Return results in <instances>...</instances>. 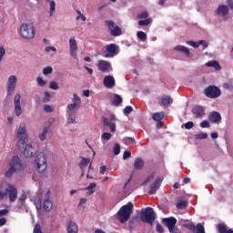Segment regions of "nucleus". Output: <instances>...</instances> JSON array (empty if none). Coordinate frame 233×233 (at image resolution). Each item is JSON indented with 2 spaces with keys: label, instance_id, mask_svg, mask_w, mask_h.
Returning a JSON list of instances; mask_svg holds the SVG:
<instances>
[{
  "label": "nucleus",
  "instance_id": "obj_1",
  "mask_svg": "<svg viewBox=\"0 0 233 233\" xmlns=\"http://www.w3.org/2000/svg\"><path fill=\"white\" fill-rule=\"evenodd\" d=\"M81 107V97L77 94L73 95L72 104L67 105L66 117L68 125H76L77 123V109Z\"/></svg>",
  "mask_w": 233,
  "mask_h": 233
},
{
  "label": "nucleus",
  "instance_id": "obj_2",
  "mask_svg": "<svg viewBox=\"0 0 233 233\" xmlns=\"http://www.w3.org/2000/svg\"><path fill=\"white\" fill-rule=\"evenodd\" d=\"M6 198H8L9 202L15 203L17 201V187L4 181L0 184V201H3Z\"/></svg>",
  "mask_w": 233,
  "mask_h": 233
},
{
  "label": "nucleus",
  "instance_id": "obj_3",
  "mask_svg": "<svg viewBox=\"0 0 233 233\" xmlns=\"http://www.w3.org/2000/svg\"><path fill=\"white\" fill-rule=\"evenodd\" d=\"M7 167L8 168L5 172V176L8 179H10V177H13L15 172H21V170H23L24 168L23 162L21 161V158H19V157L17 156H14L11 158V160L7 164Z\"/></svg>",
  "mask_w": 233,
  "mask_h": 233
},
{
  "label": "nucleus",
  "instance_id": "obj_4",
  "mask_svg": "<svg viewBox=\"0 0 233 233\" xmlns=\"http://www.w3.org/2000/svg\"><path fill=\"white\" fill-rule=\"evenodd\" d=\"M134 212V204L128 202L127 205H124L116 213V218L120 223H127L130 219V216Z\"/></svg>",
  "mask_w": 233,
  "mask_h": 233
},
{
  "label": "nucleus",
  "instance_id": "obj_5",
  "mask_svg": "<svg viewBox=\"0 0 233 233\" xmlns=\"http://www.w3.org/2000/svg\"><path fill=\"white\" fill-rule=\"evenodd\" d=\"M35 168L38 174H45L46 168H48V163L46 162V155L43 152H39L35 159Z\"/></svg>",
  "mask_w": 233,
  "mask_h": 233
},
{
  "label": "nucleus",
  "instance_id": "obj_6",
  "mask_svg": "<svg viewBox=\"0 0 233 233\" xmlns=\"http://www.w3.org/2000/svg\"><path fill=\"white\" fill-rule=\"evenodd\" d=\"M20 35L24 39H34L35 37V27L34 24H23L20 27Z\"/></svg>",
  "mask_w": 233,
  "mask_h": 233
},
{
  "label": "nucleus",
  "instance_id": "obj_7",
  "mask_svg": "<svg viewBox=\"0 0 233 233\" xmlns=\"http://www.w3.org/2000/svg\"><path fill=\"white\" fill-rule=\"evenodd\" d=\"M140 219L143 223L154 225V221H156V212H154V208L150 207L146 208L145 210L140 213Z\"/></svg>",
  "mask_w": 233,
  "mask_h": 233
},
{
  "label": "nucleus",
  "instance_id": "obj_8",
  "mask_svg": "<svg viewBox=\"0 0 233 233\" xmlns=\"http://www.w3.org/2000/svg\"><path fill=\"white\" fill-rule=\"evenodd\" d=\"M16 147H23L24 142L28 139V133L26 132V124L20 123L18 128L16 129Z\"/></svg>",
  "mask_w": 233,
  "mask_h": 233
},
{
  "label": "nucleus",
  "instance_id": "obj_9",
  "mask_svg": "<svg viewBox=\"0 0 233 233\" xmlns=\"http://www.w3.org/2000/svg\"><path fill=\"white\" fill-rule=\"evenodd\" d=\"M16 148H18L25 157H34L35 154H37V149H35L32 144H26V142H24L23 146H16Z\"/></svg>",
  "mask_w": 233,
  "mask_h": 233
},
{
  "label": "nucleus",
  "instance_id": "obj_10",
  "mask_svg": "<svg viewBox=\"0 0 233 233\" xmlns=\"http://www.w3.org/2000/svg\"><path fill=\"white\" fill-rule=\"evenodd\" d=\"M15 88H17V76L15 75H11L6 82V94L8 96H13L14 92H15Z\"/></svg>",
  "mask_w": 233,
  "mask_h": 233
},
{
  "label": "nucleus",
  "instance_id": "obj_11",
  "mask_svg": "<svg viewBox=\"0 0 233 233\" xmlns=\"http://www.w3.org/2000/svg\"><path fill=\"white\" fill-rule=\"evenodd\" d=\"M104 57L112 58L119 54V46L116 44H109L105 46Z\"/></svg>",
  "mask_w": 233,
  "mask_h": 233
},
{
  "label": "nucleus",
  "instance_id": "obj_12",
  "mask_svg": "<svg viewBox=\"0 0 233 233\" xmlns=\"http://www.w3.org/2000/svg\"><path fill=\"white\" fill-rule=\"evenodd\" d=\"M205 95L210 99H218L221 96V89L216 86H209L205 89Z\"/></svg>",
  "mask_w": 233,
  "mask_h": 233
},
{
  "label": "nucleus",
  "instance_id": "obj_13",
  "mask_svg": "<svg viewBox=\"0 0 233 233\" xmlns=\"http://www.w3.org/2000/svg\"><path fill=\"white\" fill-rule=\"evenodd\" d=\"M106 26L108 28L111 35L113 37H118V35H121L122 30L120 29L119 26L116 25V23L112 20H106L105 21Z\"/></svg>",
  "mask_w": 233,
  "mask_h": 233
},
{
  "label": "nucleus",
  "instance_id": "obj_14",
  "mask_svg": "<svg viewBox=\"0 0 233 233\" xmlns=\"http://www.w3.org/2000/svg\"><path fill=\"white\" fill-rule=\"evenodd\" d=\"M97 70L103 72L104 74H110L114 68H112V64L106 60H100L96 64Z\"/></svg>",
  "mask_w": 233,
  "mask_h": 233
},
{
  "label": "nucleus",
  "instance_id": "obj_15",
  "mask_svg": "<svg viewBox=\"0 0 233 233\" xmlns=\"http://www.w3.org/2000/svg\"><path fill=\"white\" fill-rule=\"evenodd\" d=\"M21 94L16 93L14 96V105H15V114L17 117L23 114V109L21 108Z\"/></svg>",
  "mask_w": 233,
  "mask_h": 233
},
{
  "label": "nucleus",
  "instance_id": "obj_16",
  "mask_svg": "<svg viewBox=\"0 0 233 233\" xmlns=\"http://www.w3.org/2000/svg\"><path fill=\"white\" fill-rule=\"evenodd\" d=\"M215 14L218 17H222L225 21L228 18V6L225 5H220L215 11Z\"/></svg>",
  "mask_w": 233,
  "mask_h": 233
},
{
  "label": "nucleus",
  "instance_id": "obj_17",
  "mask_svg": "<svg viewBox=\"0 0 233 233\" xmlns=\"http://www.w3.org/2000/svg\"><path fill=\"white\" fill-rule=\"evenodd\" d=\"M77 41H76L75 37H71L69 39V52L71 57H73L74 59H77Z\"/></svg>",
  "mask_w": 233,
  "mask_h": 233
},
{
  "label": "nucleus",
  "instance_id": "obj_18",
  "mask_svg": "<svg viewBox=\"0 0 233 233\" xmlns=\"http://www.w3.org/2000/svg\"><path fill=\"white\" fill-rule=\"evenodd\" d=\"M54 207V204L52 203V200H50V190L46 191V198L43 202V208L45 212H50Z\"/></svg>",
  "mask_w": 233,
  "mask_h": 233
},
{
  "label": "nucleus",
  "instance_id": "obj_19",
  "mask_svg": "<svg viewBox=\"0 0 233 233\" xmlns=\"http://www.w3.org/2000/svg\"><path fill=\"white\" fill-rule=\"evenodd\" d=\"M161 183H163V178L157 177L156 178L155 182L151 185L150 190L148 191L149 196H154L159 187H161Z\"/></svg>",
  "mask_w": 233,
  "mask_h": 233
},
{
  "label": "nucleus",
  "instance_id": "obj_20",
  "mask_svg": "<svg viewBox=\"0 0 233 233\" xmlns=\"http://www.w3.org/2000/svg\"><path fill=\"white\" fill-rule=\"evenodd\" d=\"M92 166V160H90V158H86V157H82V160L79 164V168L81 170V177H83L85 176V170H86V167Z\"/></svg>",
  "mask_w": 233,
  "mask_h": 233
},
{
  "label": "nucleus",
  "instance_id": "obj_21",
  "mask_svg": "<svg viewBox=\"0 0 233 233\" xmlns=\"http://www.w3.org/2000/svg\"><path fill=\"white\" fill-rule=\"evenodd\" d=\"M103 83L106 88H114L116 86V79L112 76H106Z\"/></svg>",
  "mask_w": 233,
  "mask_h": 233
},
{
  "label": "nucleus",
  "instance_id": "obj_22",
  "mask_svg": "<svg viewBox=\"0 0 233 233\" xmlns=\"http://www.w3.org/2000/svg\"><path fill=\"white\" fill-rule=\"evenodd\" d=\"M164 225L169 229L172 227H176V224L177 223V219L174 217H170L167 218H163Z\"/></svg>",
  "mask_w": 233,
  "mask_h": 233
},
{
  "label": "nucleus",
  "instance_id": "obj_23",
  "mask_svg": "<svg viewBox=\"0 0 233 233\" xmlns=\"http://www.w3.org/2000/svg\"><path fill=\"white\" fill-rule=\"evenodd\" d=\"M208 120L211 123H219L221 121V115L218 112L213 111L209 114Z\"/></svg>",
  "mask_w": 233,
  "mask_h": 233
},
{
  "label": "nucleus",
  "instance_id": "obj_24",
  "mask_svg": "<svg viewBox=\"0 0 233 233\" xmlns=\"http://www.w3.org/2000/svg\"><path fill=\"white\" fill-rule=\"evenodd\" d=\"M193 114L196 117H203V116H205V108L200 106H195L193 107Z\"/></svg>",
  "mask_w": 233,
  "mask_h": 233
},
{
  "label": "nucleus",
  "instance_id": "obj_25",
  "mask_svg": "<svg viewBox=\"0 0 233 233\" xmlns=\"http://www.w3.org/2000/svg\"><path fill=\"white\" fill-rule=\"evenodd\" d=\"M172 103H174L172 96L165 95L161 97L160 105H162V106H168L169 105H172Z\"/></svg>",
  "mask_w": 233,
  "mask_h": 233
},
{
  "label": "nucleus",
  "instance_id": "obj_26",
  "mask_svg": "<svg viewBox=\"0 0 233 233\" xmlns=\"http://www.w3.org/2000/svg\"><path fill=\"white\" fill-rule=\"evenodd\" d=\"M123 103V97L117 94H114L111 99V105L113 106H119Z\"/></svg>",
  "mask_w": 233,
  "mask_h": 233
},
{
  "label": "nucleus",
  "instance_id": "obj_27",
  "mask_svg": "<svg viewBox=\"0 0 233 233\" xmlns=\"http://www.w3.org/2000/svg\"><path fill=\"white\" fill-rule=\"evenodd\" d=\"M67 233H79V228L74 221H70L67 225Z\"/></svg>",
  "mask_w": 233,
  "mask_h": 233
},
{
  "label": "nucleus",
  "instance_id": "obj_28",
  "mask_svg": "<svg viewBox=\"0 0 233 233\" xmlns=\"http://www.w3.org/2000/svg\"><path fill=\"white\" fill-rule=\"evenodd\" d=\"M104 127H108L110 128V131L114 134L116 133V123L110 121V119L105 117L103 119Z\"/></svg>",
  "mask_w": 233,
  "mask_h": 233
},
{
  "label": "nucleus",
  "instance_id": "obj_29",
  "mask_svg": "<svg viewBox=\"0 0 233 233\" xmlns=\"http://www.w3.org/2000/svg\"><path fill=\"white\" fill-rule=\"evenodd\" d=\"M217 228L219 233H233V229L228 228V227H227L225 224H218Z\"/></svg>",
  "mask_w": 233,
  "mask_h": 233
},
{
  "label": "nucleus",
  "instance_id": "obj_30",
  "mask_svg": "<svg viewBox=\"0 0 233 233\" xmlns=\"http://www.w3.org/2000/svg\"><path fill=\"white\" fill-rule=\"evenodd\" d=\"M133 167L135 170H141L145 167V161L141 158H136Z\"/></svg>",
  "mask_w": 233,
  "mask_h": 233
},
{
  "label": "nucleus",
  "instance_id": "obj_31",
  "mask_svg": "<svg viewBox=\"0 0 233 233\" xmlns=\"http://www.w3.org/2000/svg\"><path fill=\"white\" fill-rule=\"evenodd\" d=\"M174 50H176L177 52H181L187 56H190V50L188 49V47H186L184 46H177L174 47Z\"/></svg>",
  "mask_w": 233,
  "mask_h": 233
},
{
  "label": "nucleus",
  "instance_id": "obj_32",
  "mask_svg": "<svg viewBox=\"0 0 233 233\" xmlns=\"http://www.w3.org/2000/svg\"><path fill=\"white\" fill-rule=\"evenodd\" d=\"M25 201H26V194L23 193L17 200L16 208H23L25 207Z\"/></svg>",
  "mask_w": 233,
  "mask_h": 233
},
{
  "label": "nucleus",
  "instance_id": "obj_33",
  "mask_svg": "<svg viewBox=\"0 0 233 233\" xmlns=\"http://www.w3.org/2000/svg\"><path fill=\"white\" fill-rule=\"evenodd\" d=\"M206 66H212L213 68H215V70L219 71L221 70V66L219 65V63L216 60L213 61H208V63H206Z\"/></svg>",
  "mask_w": 233,
  "mask_h": 233
},
{
  "label": "nucleus",
  "instance_id": "obj_34",
  "mask_svg": "<svg viewBox=\"0 0 233 233\" xmlns=\"http://www.w3.org/2000/svg\"><path fill=\"white\" fill-rule=\"evenodd\" d=\"M48 133V127H45L43 128L42 133L39 134L38 138L40 139V141H45V139H46V134Z\"/></svg>",
  "mask_w": 233,
  "mask_h": 233
},
{
  "label": "nucleus",
  "instance_id": "obj_35",
  "mask_svg": "<svg viewBox=\"0 0 233 233\" xmlns=\"http://www.w3.org/2000/svg\"><path fill=\"white\" fill-rule=\"evenodd\" d=\"M152 24V18H147L145 20H139L138 25L139 26H148V25Z\"/></svg>",
  "mask_w": 233,
  "mask_h": 233
},
{
  "label": "nucleus",
  "instance_id": "obj_36",
  "mask_svg": "<svg viewBox=\"0 0 233 233\" xmlns=\"http://www.w3.org/2000/svg\"><path fill=\"white\" fill-rule=\"evenodd\" d=\"M137 39H139L140 41H147V33L143 32V31H138L137 33Z\"/></svg>",
  "mask_w": 233,
  "mask_h": 233
},
{
  "label": "nucleus",
  "instance_id": "obj_37",
  "mask_svg": "<svg viewBox=\"0 0 233 233\" xmlns=\"http://www.w3.org/2000/svg\"><path fill=\"white\" fill-rule=\"evenodd\" d=\"M165 117V114L163 112L155 113L153 115L154 121H161Z\"/></svg>",
  "mask_w": 233,
  "mask_h": 233
},
{
  "label": "nucleus",
  "instance_id": "obj_38",
  "mask_svg": "<svg viewBox=\"0 0 233 233\" xmlns=\"http://www.w3.org/2000/svg\"><path fill=\"white\" fill-rule=\"evenodd\" d=\"M187 205L188 202H187V200H182L177 204V208L183 210L184 208H187Z\"/></svg>",
  "mask_w": 233,
  "mask_h": 233
},
{
  "label": "nucleus",
  "instance_id": "obj_39",
  "mask_svg": "<svg viewBox=\"0 0 233 233\" xmlns=\"http://www.w3.org/2000/svg\"><path fill=\"white\" fill-rule=\"evenodd\" d=\"M208 137V134L205 132H199L195 135L196 139H207Z\"/></svg>",
  "mask_w": 233,
  "mask_h": 233
},
{
  "label": "nucleus",
  "instance_id": "obj_40",
  "mask_svg": "<svg viewBox=\"0 0 233 233\" xmlns=\"http://www.w3.org/2000/svg\"><path fill=\"white\" fill-rule=\"evenodd\" d=\"M124 143L130 147V145H134V143H136V139H134V137H127L124 138Z\"/></svg>",
  "mask_w": 233,
  "mask_h": 233
},
{
  "label": "nucleus",
  "instance_id": "obj_41",
  "mask_svg": "<svg viewBox=\"0 0 233 233\" xmlns=\"http://www.w3.org/2000/svg\"><path fill=\"white\" fill-rule=\"evenodd\" d=\"M94 167H92V166H88V171L86 174V178L87 179H94Z\"/></svg>",
  "mask_w": 233,
  "mask_h": 233
},
{
  "label": "nucleus",
  "instance_id": "obj_42",
  "mask_svg": "<svg viewBox=\"0 0 233 233\" xmlns=\"http://www.w3.org/2000/svg\"><path fill=\"white\" fill-rule=\"evenodd\" d=\"M50 5V17H52V15H54V13L56 12V2L54 0L50 1L49 3Z\"/></svg>",
  "mask_w": 233,
  "mask_h": 233
},
{
  "label": "nucleus",
  "instance_id": "obj_43",
  "mask_svg": "<svg viewBox=\"0 0 233 233\" xmlns=\"http://www.w3.org/2000/svg\"><path fill=\"white\" fill-rule=\"evenodd\" d=\"M223 88H225V90H229L232 91L233 90V83L232 82H227L223 84Z\"/></svg>",
  "mask_w": 233,
  "mask_h": 233
},
{
  "label": "nucleus",
  "instance_id": "obj_44",
  "mask_svg": "<svg viewBox=\"0 0 233 233\" xmlns=\"http://www.w3.org/2000/svg\"><path fill=\"white\" fill-rule=\"evenodd\" d=\"M101 138L105 139L106 141H110V139H112V134L105 132L102 134Z\"/></svg>",
  "mask_w": 233,
  "mask_h": 233
},
{
  "label": "nucleus",
  "instance_id": "obj_45",
  "mask_svg": "<svg viewBox=\"0 0 233 233\" xmlns=\"http://www.w3.org/2000/svg\"><path fill=\"white\" fill-rule=\"evenodd\" d=\"M54 72V68L52 66H46L43 69L44 76H48V74H52Z\"/></svg>",
  "mask_w": 233,
  "mask_h": 233
},
{
  "label": "nucleus",
  "instance_id": "obj_46",
  "mask_svg": "<svg viewBox=\"0 0 233 233\" xmlns=\"http://www.w3.org/2000/svg\"><path fill=\"white\" fill-rule=\"evenodd\" d=\"M121 152V146H119V144H115L114 146V155L115 156H119Z\"/></svg>",
  "mask_w": 233,
  "mask_h": 233
},
{
  "label": "nucleus",
  "instance_id": "obj_47",
  "mask_svg": "<svg viewBox=\"0 0 233 233\" xmlns=\"http://www.w3.org/2000/svg\"><path fill=\"white\" fill-rule=\"evenodd\" d=\"M36 83L38 84L39 86H45L46 85V80H44L43 77L38 76L36 78Z\"/></svg>",
  "mask_w": 233,
  "mask_h": 233
},
{
  "label": "nucleus",
  "instance_id": "obj_48",
  "mask_svg": "<svg viewBox=\"0 0 233 233\" xmlns=\"http://www.w3.org/2000/svg\"><path fill=\"white\" fill-rule=\"evenodd\" d=\"M182 227H184V228H188V230H192L193 232L196 230V225H194L193 223L183 224Z\"/></svg>",
  "mask_w": 233,
  "mask_h": 233
},
{
  "label": "nucleus",
  "instance_id": "obj_49",
  "mask_svg": "<svg viewBox=\"0 0 233 233\" xmlns=\"http://www.w3.org/2000/svg\"><path fill=\"white\" fill-rule=\"evenodd\" d=\"M49 88H51V90H59V85L57 82L52 81L49 85Z\"/></svg>",
  "mask_w": 233,
  "mask_h": 233
},
{
  "label": "nucleus",
  "instance_id": "obj_50",
  "mask_svg": "<svg viewBox=\"0 0 233 233\" xmlns=\"http://www.w3.org/2000/svg\"><path fill=\"white\" fill-rule=\"evenodd\" d=\"M33 233H43V228H41V225H35Z\"/></svg>",
  "mask_w": 233,
  "mask_h": 233
},
{
  "label": "nucleus",
  "instance_id": "obj_51",
  "mask_svg": "<svg viewBox=\"0 0 233 233\" xmlns=\"http://www.w3.org/2000/svg\"><path fill=\"white\" fill-rule=\"evenodd\" d=\"M134 108L130 106H127L125 107V109L123 110L125 116H128V114H130L131 112H133Z\"/></svg>",
  "mask_w": 233,
  "mask_h": 233
},
{
  "label": "nucleus",
  "instance_id": "obj_52",
  "mask_svg": "<svg viewBox=\"0 0 233 233\" xmlns=\"http://www.w3.org/2000/svg\"><path fill=\"white\" fill-rule=\"evenodd\" d=\"M137 17L138 19H147V17H148V13L147 11H143L137 15Z\"/></svg>",
  "mask_w": 233,
  "mask_h": 233
},
{
  "label": "nucleus",
  "instance_id": "obj_53",
  "mask_svg": "<svg viewBox=\"0 0 233 233\" xmlns=\"http://www.w3.org/2000/svg\"><path fill=\"white\" fill-rule=\"evenodd\" d=\"M201 128H210V123H208L207 120H204L200 123Z\"/></svg>",
  "mask_w": 233,
  "mask_h": 233
},
{
  "label": "nucleus",
  "instance_id": "obj_54",
  "mask_svg": "<svg viewBox=\"0 0 233 233\" xmlns=\"http://www.w3.org/2000/svg\"><path fill=\"white\" fill-rule=\"evenodd\" d=\"M184 127L187 130H190V128H194V122H187Z\"/></svg>",
  "mask_w": 233,
  "mask_h": 233
},
{
  "label": "nucleus",
  "instance_id": "obj_55",
  "mask_svg": "<svg viewBox=\"0 0 233 233\" xmlns=\"http://www.w3.org/2000/svg\"><path fill=\"white\" fill-rule=\"evenodd\" d=\"M187 44L189 45L190 46H193V48H199L198 42L196 43L194 41H187Z\"/></svg>",
  "mask_w": 233,
  "mask_h": 233
},
{
  "label": "nucleus",
  "instance_id": "obj_56",
  "mask_svg": "<svg viewBox=\"0 0 233 233\" xmlns=\"http://www.w3.org/2000/svg\"><path fill=\"white\" fill-rule=\"evenodd\" d=\"M157 232H158V233H165V228L159 223L157 224Z\"/></svg>",
  "mask_w": 233,
  "mask_h": 233
},
{
  "label": "nucleus",
  "instance_id": "obj_57",
  "mask_svg": "<svg viewBox=\"0 0 233 233\" xmlns=\"http://www.w3.org/2000/svg\"><path fill=\"white\" fill-rule=\"evenodd\" d=\"M168 230L170 233H180L181 232V231H179V228L176 226L169 228Z\"/></svg>",
  "mask_w": 233,
  "mask_h": 233
},
{
  "label": "nucleus",
  "instance_id": "obj_58",
  "mask_svg": "<svg viewBox=\"0 0 233 233\" xmlns=\"http://www.w3.org/2000/svg\"><path fill=\"white\" fill-rule=\"evenodd\" d=\"M44 110H45V112H47V113L54 112V108L51 107V106H49V105L44 106Z\"/></svg>",
  "mask_w": 233,
  "mask_h": 233
},
{
  "label": "nucleus",
  "instance_id": "obj_59",
  "mask_svg": "<svg viewBox=\"0 0 233 233\" xmlns=\"http://www.w3.org/2000/svg\"><path fill=\"white\" fill-rule=\"evenodd\" d=\"M200 45L203 46V50H205V48H208V44H207V41H205V40L198 41V46Z\"/></svg>",
  "mask_w": 233,
  "mask_h": 233
},
{
  "label": "nucleus",
  "instance_id": "obj_60",
  "mask_svg": "<svg viewBox=\"0 0 233 233\" xmlns=\"http://www.w3.org/2000/svg\"><path fill=\"white\" fill-rule=\"evenodd\" d=\"M5 54H6V51H5V47H0V61H3V57H5Z\"/></svg>",
  "mask_w": 233,
  "mask_h": 233
},
{
  "label": "nucleus",
  "instance_id": "obj_61",
  "mask_svg": "<svg viewBox=\"0 0 233 233\" xmlns=\"http://www.w3.org/2000/svg\"><path fill=\"white\" fill-rule=\"evenodd\" d=\"M132 156V153L130 151H125L123 154V159H128Z\"/></svg>",
  "mask_w": 233,
  "mask_h": 233
},
{
  "label": "nucleus",
  "instance_id": "obj_62",
  "mask_svg": "<svg viewBox=\"0 0 233 233\" xmlns=\"http://www.w3.org/2000/svg\"><path fill=\"white\" fill-rule=\"evenodd\" d=\"M8 209H1L0 210V218H3V216H6L8 214Z\"/></svg>",
  "mask_w": 233,
  "mask_h": 233
},
{
  "label": "nucleus",
  "instance_id": "obj_63",
  "mask_svg": "<svg viewBox=\"0 0 233 233\" xmlns=\"http://www.w3.org/2000/svg\"><path fill=\"white\" fill-rule=\"evenodd\" d=\"M96 183H91L88 187H86V190H93V188H96Z\"/></svg>",
  "mask_w": 233,
  "mask_h": 233
},
{
  "label": "nucleus",
  "instance_id": "obj_64",
  "mask_svg": "<svg viewBox=\"0 0 233 233\" xmlns=\"http://www.w3.org/2000/svg\"><path fill=\"white\" fill-rule=\"evenodd\" d=\"M227 5H228V8L233 10V0H227Z\"/></svg>",
  "mask_w": 233,
  "mask_h": 233
}]
</instances>
